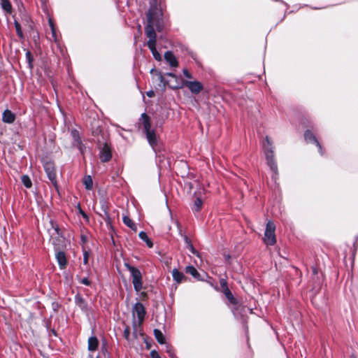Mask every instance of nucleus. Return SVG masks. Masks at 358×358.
<instances>
[{
    "label": "nucleus",
    "mask_w": 358,
    "mask_h": 358,
    "mask_svg": "<svg viewBox=\"0 0 358 358\" xmlns=\"http://www.w3.org/2000/svg\"><path fill=\"white\" fill-rule=\"evenodd\" d=\"M150 7L147 13V25L145 27V34L149 38L147 45L152 52L154 58L160 61L162 59L161 55L156 49V33L155 28L158 31L162 30L164 21L162 18V11L158 6L157 0H151Z\"/></svg>",
    "instance_id": "nucleus-1"
},
{
    "label": "nucleus",
    "mask_w": 358,
    "mask_h": 358,
    "mask_svg": "<svg viewBox=\"0 0 358 358\" xmlns=\"http://www.w3.org/2000/svg\"><path fill=\"white\" fill-rule=\"evenodd\" d=\"M263 148L264 150L267 164L275 174L278 173V166L274 159L273 147L270 138L266 136L264 142L263 143Z\"/></svg>",
    "instance_id": "nucleus-2"
},
{
    "label": "nucleus",
    "mask_w": 358,
    "mask_h": 358,
    "mask_svg": "<svg viewBox=\"0 0 358 358\" xmlns=\"http://www.w3.org/2000/svg\"><path fill=\"white\" fill-rule=\"evenodd\" d=\"M141 118L143 120V129L146 134L147 140L149 144L154 148L157 144V138L155 131L154 129H151L150 117L147 114L143 113L141 115Z\"/></svg>",
    "instance_id": "nucleus-3"
},
{
    "label": "nucleus",
    "mask_w": 358,
    "mask_h": 358,
    "mask_svg": "<svg viewBox=\"0 0 358 358\" xmlns=\"http://www.w3.org/2000/svg\"><path fill=\"white\" fill-rule=\"evenodd\" d=\"M126 266L131 273L134 289L136 292L141 291L143 287L142 275L141 271L138 268L129 264H126Z\"/></svg>",
    "instance_id": "nucleus-4"
},
{
    "label": "nucleus",
    "mask_w": 358,
    "mask_h": 358,
    "mask_svg": "<svg viewBox=\"0 0 358 358\" xmlns=\"http://www.w3.org/2000/svg\"><path fill=\"white\" fill-rule=\"evenodd\" d=\"M275 225L271 222L268 221L266 224V227L264 233V242L268 245H273L276 243L275 235Z\"/></svg>",
    "instance_id": "nucleus-5"
},
{
    "label": "nucleus",
    "mask_w": 358,
    "mask_h": 358,
    "mask_svg": "<svg viewBox=\"0 0 358 358\" xmlns=\"http://www.w3.org/2000/svg\"><path fill=\"white\" fill-rule=\"evenodd\" d=\"M44 170L48 176V178L51 181V182L54 185L55 187L57 186V180H56V172L55 169V164L51 161H43Z\"/></svg>",
    "instance_id": "nucleus-6"
},
{
    "label": "nucleus",
    "mask_w": 358,
    "mask_h": 358,
    "mask_svg": "<svg viewBox=\"0 0 358 358\" xmlns=\"http://www.w3.org/2000/svg\"><path fill=\"white\" fill-rule=\"evenodd\" d=\"M182 85L186 86L190 90V92L192 93L196 94L200 93L203 89V86L202 83L199 81H196V80L182 81Z\"/></svg>",
    "instance_id": "nucleus-7"
},
{
    "label": "nucleus",
    "mask_w": 358,
    "mask_h": 358,
    "mask_svg": "<svg viewBox=\"0 0 358 358\" xmlns=\"http://www.w3.org/2000/svg\"><path fill=\"white\" fill-rule=\"evenodd\" d=\"M111 157V148L106 143L100 147L99 158L102 162H107L110 160Z\"/></svg>",
    "instance_id": "nucleus-8"
},
{
    "label": "nucleus",
    "mask_w": 358,
    "mask_h": 358,
    "mask_svg": "<svg viewBox=\"0 0 358 358\" xmlns=\"http://www.w3.org/2000/svg\"><path fill=\"white\" fill-rule=\"evenodd\" d=\"M132 313L134 317L136 316L138 317L139 324L142 323L145 315L143 305L141 303H136L133 307Z\"/></svg>",
    "instance_id": "nucleus-9"
},
{
    "label": "nucleus",
    "mask_w": 358,
    "mask_h": 358,
    "mask_svg": "<svg viewBox=\"0 0 358 358\" xmlns=\"http://www.w3.org/2000/svg\"><path fill=\"white\" fill-rule=\"evenodd\" d=\"M304 138L307 142L315 143L319 148L320 154L322 155L321 145L317 141V138H315V135L313 134L311 131L306 130L304 134Z\"/></svg>",
    "instance_id": "nucleus-10"
},
{
    "label": "nucleus",
    "mask_w": 358,
    "mask_h": 358,
    "mask_svg": "<svg viewBox=\"0 0 358 358\" xmlns=\"http://www.w3.org/2000/svg\"><path fill=\"white\" fill-rule=\"evenodd\" d=\"M164 59L171 67H177L178 66V60L171 52H166L164 55Z\"/></svg>",
    "instance_id": "nucleus-11"
},
{
    "label": "nucleus",
    "mask_w": 358,
    "mask_h": 358,
    "mask_svg": "<svg viewBox=\"0 0 358 358\" xmlns=\"http://www.w3.org/2000/svg\"><path fill=\"white\" fill-rule=\"evenodd\" d=\"M15 115L13 112L9 110H4L2 115L3 122L8 124H11L15 121Z\"/></svg>",
    "instance_id": "nucleus-12"
},
{
    "label": "nucleus",
    "mask_w": 358,
    "mask_h": 358,
    "mask_svg": "<svg viewBox=\"0 0 358 358\" xmlns=\"http://www.w3.org/2000/svg\"><path fill=\"white\" fill-rule=\"evenodd\" d=\"M176 225H177V227H178V228L179 229V234L181 235V236H182V238L184 239V241H185V243L186 244V248L187 249H189L192 252V253L195 254L196 251H195L192 244L191 243V241H190L189 238L186 235L182 234V230L180 228L179 224H178V222H176Z\"/></svg>",
    "instance_id": "nucleus-13"
},
{
    "label": "nucleus",
    "mask_w": 358,
    "mask_h": 358,
    "mask_svg": "<svg viewBox=\"0 0 358 358\" xmlns=\"http://www.w3.org/2000/svg\"><path fill=\"white\" fill-rule=\"evenodd\" d=\"M56 259L57 260L60 268H64L67 264L66 257L64 252L61 251L58 252L56 254Z\"/></svg>",
    "instance_id": "nucleus-14"
},
{
    "label": "nucleus",
    "mask_w": 358,
    "mask_h": 358,
    "mask_svg": "<svg viewBox=\"0 0 358 358\" xmlns=\"http://www.w3.org/2000/svg\"><path fill=\"white\" fill-rule=\"evenodd\" d=\"M75 303L84 312L87 311V303L84 300V299L80 296L76 295L75 297Z\"/></svg>",
    "instance_id": "nucleus-15"
},
{
    "label": "nucleus",
    "mask_w": 358,
    "mask_h": 358,
    "mask_svg": "<svg viewBox=\"0 0 358 358\" xmlns=\"http://www.w3.org/2000/svg\"><path fill=\"white\" fill-rule=\"evenodd\" d=\"M99 341L95 336L90 337L88 339V350L94 352L97 349Z\"/></svg>",
    "instance_id": "nucleus-16"
},
{
    "label": "nucleus",
    "mask_w": 358,
    "mask_h": 358,
    "mask_svg": "<svg viewBox=\"0 0 358 358\" xmlns=\"http://www.w3.org/2000/svg\"><path fill=\"white\" fill-rule=\"evenodd\" d=\"M172 276H173V280L177 283H180L185 279V275L176 268H174L173 270Z\"/></svg>",
    "instance_id": "nucleus-17"
},
{
    "label": "nucleus",
    "mask_w": 358,
    "mask_h": 358,
    "mask_svg": "<svg viewBox=\"0 0 358 358\" xmlns=\"http://www.w3.org/2000/svg\"><path fill=\"white\" fill-rule=\"evenodd\" d=\"M185 272L192 275L196 280H201V275L197 270L192 266H188L185 268Z\"/></svg>",
    "instance_id": "nucleus-18"
},
{
    "label": "nucleus",
    "mask_w": 358,
    "mask_h": 358,
    "mask_svg": "<svg viewBox=\"0 0 358 358\" xmlns=\"http://www.w3.org/2000/svg\"><path fill=\"white\" fill-rule=\"evenodd\" d=\"M123 222L125 225L129 227L134 231H137V228L136 224L133 222V221L127 215L123 216L122 217Z\"/></svg>",
    "instance_id": "nucleus-19"
},
{
    "label": "nucleus",
    "mask_w": 358,
    "mask_h": 358,
    "mask_svg": "<svg viewBox=\"0 0 358 358\" xmlns=\"http://www.w3.org/2000/svg\"><path fill=\"white\" fill-rule=\"evenodd\" d=\"M223 292H224L225 296L227 297V299L230 301L231 303H232V304L237 303L236 299L234 297L231 292L229 290L228 287H226L224 289Z\"/></svg>",
    "instance_id": "nucleus-20"
},
{
    "label": "nucleus",
    "mask_w": 358,
    "mask_h": 358,
    "mask_svg": "<svg viewBox=\"0 0 358 358\" xmlns=\"http://www.w3.org/2000/svg\"><path fill=\"white\" fill-rule=\"evenodd\" d=\"M1 5L3 10L10 13L12 12V6L9 0H1Z\"/></svg>",
    "instance_id": "nucleus-21"
},
{
    "label": "nucleus",
    "mask_w": 358,
    "mask_h": 358,
    "mask_svg": "<svg viewBox=\"0 0 358 358\" xmlns=\"http://www.w3.org/2000/svg\"><path fill=\"white\" fill-rule=\"evenodd\" d=\"M139 237L141 240L145 241L148 246V248H151L153 246L152 242L150 241V239L148 238L147 234L144 231H141L139 233Z\"/></svg>",
    "instance_id": "nucleus-22"
},
{
    "label": "nucleus",
    "mask_w": 358,
    "mask_h": 358,
    "mask_svg": "<svg viewBox=\"0 0 358 358\" xmlns=\"http://www.w3.org/2000/svg\"><path fill=\"white\" fill-rule=\"evenodd\" d=\"M154 334H155V338L159 343H161V344L165 343V338L160 330L155 329Z\"/></svg>",
    "instance_id": "nucleus-23"
},
{
    "label": "nucleus",
    "mask_w": 358,
    "mask_h": 358,
    "mask_svg": "<svg viewBox=\"0 0 358 358\" xmlns=\"http://www.w3.org/2000/svg\"><path fill=\"white\" fill-rule=\"evenodd\" d=\"M83 183L87 189L90 190L92 189L93 181H92L91 176H88L85 177V178L83 180Z\"/></svg>",
    "instance_id": "nucleus-24"
},
{
    "label": "nucleus",
    "mask_w": 358,
    "mask_h": 358,
    "mask_svg": "<svg viewBox=\"0 0 358 358\" xmlns=\"http://www.w3.org/2000/svg\"><path fill=\"white\" fill-rule=\"evenodd\" d=\"M202 204H203L202 200L200 199L199 198H196L194 201V206L192 207V210L196 212H198L201 209Z\"/></svg>",
    "instance_id": "nucleus-25"
},
{
    "label": "nucleus",
    "mask_w": 358,
    "mask_h": 358,
    "mask_svg": "<svg viewBox=\"0 0 358 358\" xmlns=\"http://www.w3.org/2000/svg\"><path fill=\"white\" fill-rule=\"evenodd\" d=\"M22 182L27 188H30L32 185L31 180L27 176H23L22 177Z\"/></svg>",
    "instance_id": "nucleus-26"
},
{
    "label": "nucleus",
    "mask_w": 358,
    "mask_h": 358,
    "mask_svg": "<svg viewBox=\"0 0 358 358\" xmlns=\"http://www.w3.org/2000/svg\"><path fill=\"white\" fill-rule=\"evenodd\" d=\"M49 24H50V27L51 28V31H52V38H50V40H52L56 42L57 41V38L54 24L51 19L49 20Z\"/></svg>",
    "instance_id": "nucleus-27"
},
{
    "label": "nucleus",
    "mask_w": 358,
    "mask_h": 358,
    "mask_svg": "<svg viewBox=\"0 0 358 358\" xmlns=\"http://www.w3.org/2000/svg\"><path fill=\"white\" fill-rule=\"evenodd\" d=\"M14 24H15V27L16 29L17 34L18 35L19 37L22 38L23 34H22V31L21 29V26H20V23L17 21H15Z\"/></svg>",
    "instance_id": "nucleus-28"
},
{
    "label": "nucleus",
    "mask_w": 358,
    "mask_h": 358,
    "mask_svg": "<svg viewBox=\"0 0 358 358\" xmlns=\"http://www.w3.org/2000/svg\"><path fill=\"white\" fill-rule=\"evenodd\" d=\"M26 58L28 62V65L30 69L32 68V62H33V57L31 55V53L29 51H27L26 52Z\"/></svg>",
    "instance_id": "nucleus-29"
},
{
    "label": "nucleus",
    "mask_w": 358,
    "mask_h": 358,
    "mask_svg": "<svg viewBox=\"0 0 358 358\" xmlns=\"http://www.w3.org/2000/svg\"><path fill=\"white\" fill-rule=\"evenodd\" d=\"M80 282L85 285L89 286L91 285V282L87 278H83L80 280Z\"/></svg>",
    "instance_id": "nucleus-30"
},
{
    "label": "nucleus",
    "mask_w": 358,
    "mask_h": 358,
    "mask_svg": "<svg viewBox=\"0 0 358 358\" xmlns=\"http://www.w3.org/2000/svg\"><path fill=\"white\" fill-rule=\"evenodd\" d=\"M182 73H183L184 76H185L186 78H192V74L188 71V70H187V69H184L182 70Z\"/></svg>",
    "instance_id": "nucleus-31"
},
{
    "label": "nucleus",
    "mask_w": 358,
    "mask_h": 358,
    "mask_svg": "<svg viewBox=\"0 0 358 358\" xmlns=\"http://www.w3.org/2000/svg\"><path fill=\"white\" fill-rule=\"evenodd\" d=\"M150 355L152 358H161L159 354L155 350L152 351Z\"/></svg>",
    "instance_id": "nucleus-32"
},
{
    "label": "nucleus",
    "mask_w": 358,
    "mask_h": 358,
    "mask_svg": "<svg viewBox=\"0 0 358 358\" xmlns=\"http://www.w3.org/2000/svg\"><path fill=\"white\" fill-rule=\"evenodd\" d=\"M220 285L222 286V287L223 288V289L227 287V281L224 279H222L220 280Z\"/></svg>",
    "instance_id": "nucleus-33"
},
{
    "label": "nucleus",
    "mask_w": 358,
    "mask_h": 358,
    "mask_svg": "<svg viewBox=\"0 0 358 358\" xmlns=\"http://www.w3.org/2000/svg\"><path fill=\"white\" fill-rule=\"evenodd\" d=\"M83 262H84L85 264H87V262H88V254H87V252H85V254H84Z\"/></svg>",
    "instance_id": "nucleus-34"
},
{
    "label": "nucleus",
    "mask_w": 358,
    "mask_h": 358,
    "mask_svg": "<svg viewBox=\"0 0 358 358\" xmlns=\"http://www.w3.org/2000/svg\"><path fill=\"white\" fill-rule=\"evenodd\" d=\"M124 335L127 339H128L129 336V329L128 328H126L124 331Z\"/></svg>",
    "instance_id": "nucleus-35"
},
{
    "label": "nucleus",
    "mask_w": 358,
    "mask_h": 358,
    "mask_svg": "<svg viewBox=\"0 0 358 358\" xmlns=\"http://www.w3.org/2000/svg\"><path fill=\"white\" fill-rule=\"evenodd\" d=\"M312 271H313V275L316 276V278L317 280L318 277L317 275L318 271H317V268L315 267H313L312 268Z\"/></svg>",
    "instance_id": "nucleus-36"
},
{
    "label": "nucleus",
    "mask_w": 358,
    "mask_h": 358,
    "mask_svg": "<svg viewBox=\"0 0 358 358\" xmlns=\"http://www.w3.org/2000/svg\"><path fill=\"white\" fill-rule=\"evenodd\" d=\"M147 96L149 97H153L155 96V92L152 90L147 92Z\"/></svg>",
    "instance_id": "nucleus-37"
},
{
    "label": "nucleus",
    "mask_w": 358,
    "mask_h": 358,
    "mask_svg": "<svg viewBox=\"0 0 358 358\" xmlns=\"http://www.w3.org/2000/svg\"><path fill=\"white\" fill-rule=\"evenodd\" d=\"M166 76L174 78H177L176 76L173 73H167Z\"/></svg>",
    "instance_id": "nucleus-38"
},
{
    "label": "nucleus",
    "mask_w": 358,
    "mask_h": 358,
    "mask_svg": "<svg viewBox=\"0 0 358 358\" xmlns=\"http://www.w3.org/2000/svg\"><path fill=\"white\" fill-rule=\"evenodd\" d=\"M76 132H77L76 131H72V134H73L74 136H76Z\"/></svg>",
    "instance_id": "nucleus-39"
},
{
    "label": "nucleus",
    "mask_w": 358,
    "mask_h": 358,
    "mask_svg": "<svg viewBox=\"0 0 358 358\" xmlns=\"http://www.w3.org/2000/svg\"><path fill=\"white\" fill-rule=\"evenodd\" d=\"M182 85H176L175 86L176 88H180V87H182Z\"/></svg>",
    "instance_id": "nucleus-40"
},
{
    "label": "nucleus",
    "mask_w": 358,
    "mask_h": 358,
    "mask_svg": "<svg viewBox=\"0 0 358 358\" xmlns=\"http://www.w3.org/2000/svg\"><path fill=\"white\" fill-rule=\"evenodd\" d=\"M88 358H94L92 355H90Z\"/></svg>",
    "instance_id": "nucleus-41"
},
{
    "label": "nucleus",
    "mask_w": 358,
    "mask_h": 358,
    "mask_svg": "<svg viewBox=\"0 0 358 358\" xmlns=\"http://www.w3.org/2000/svg\"><path fill=\"white\" fill-rule=\"evenodd\" d=\"M352 358H355V357H352Z\"/></svg>",
    "instance_id": "nucleus-42"
}]
</instances>
